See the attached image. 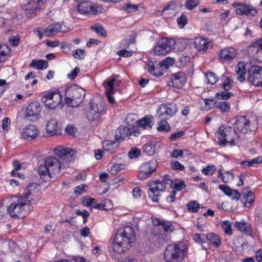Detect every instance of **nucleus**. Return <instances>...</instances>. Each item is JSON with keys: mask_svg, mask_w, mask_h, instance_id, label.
Here are the masks:
<instances>
[{"mask_svg": "<svg viewBox=\"0 0 262 262\" xmlns=\"http://www.w3.org/2000/svg\"><path fill=\"white\" fill-rule=\"evenodd\" d=\"M219 188L232 200L237 201L241 197V194L237 190L231 189L227 185L221 184Z\"/></svg>", "mask_w": 262, "mask_h": 262, "instance_id": "27", "label": "nucleus"}, {"mask_svg": "<svg viewBox=\"0 0 262 262\" xmlns=\"http://www.w3.org/2000/svg\"><path fill=\"white\" fill-rule=\"evenodd\" d=\"M61 49L63 53H68L70 52L72 48V45L70 43L66 42H62L61 43Z\"/></svg>", "mask_w": 262, "mask_h": 262, "instance_id": "63", "label": "nucleus"}, {"mask_svg": "<svg viewBox=\"0 0 262 262\" xmlns=\"http://www.w3.org/2000/svg\"><path fill=\"white\" fill-rule=\"evenodd\" d=\"M216 167L214 165H208L204 168L202 172L206 176L212 175L216 171Z\"/></svg>", "mask_w": 262, "mask_h": 262, "instance_id": "57", "label": "nucleus"}, {"mask_svg": "<svg viewBox=\"0 0 262 262\" xmlns=\"http://www.w3.org/2000/svg\"><path fill=\"white\" fill-rule=\"evenodd\" d=\"M77 10L80 14L83 15H96L101 11V7L90 1H84L78 5Z\"/></svg>", "mask_w": 262, "mask_h": 262, "instance_id": "12", "label": "nucleus"}, {"mask_svg": "<svg viewBox=\"0 0 262 262\" xmlns=\"http://www.w3.org/2000/svg\"><path fill=\"white\" fill-rule=\"evenodd\" d=\"M172 40L167 38H162L158 42L154 48V52L157 55H164L170 52L172 48Z\"/></svg>", "mask_w": 262, "mask_h": 262, "instance_id": "14", "label": "nucleus"}, {"mask_svg": "<svg viewBox=\"0 0 262 262\" xmlns=\"http://www.w3.org/2000/svg\"><path fill=\"white\" fill-rule=\"evenodd\" d=\"M177 21L179 28H183L187 24V17L186 15L182 14L181 16L177 18Z\"/></svg>", "mask_w": 262, "mask_h": 262, "instance_id": "56", "label": "nucleus"}, {"mask_svg": "<svg viewBox=\"0 0 262 262\" xmlns=\"http://www.w3.org/2000/svg\"><path fill=\"white\" fill-rule=\"evenodd\" d=\"M170 166L173 170H183L185 169L184 166L181 164L179 161L171 162L170 163Z\"/></svg>", "mask_w": 262, "mask_h": 262, "instance_id": "64", "label": "nucleus"}, {"mask_svg": "<svg viewBox=\"0 0 262 262\" xmlns=\"http://www.w3.org/2000/svg\"><path fill=\"white\" fill-rule=\"evenodd\" d=\"M244 199L245 200L244 202L245 207H249L254 201V195L252 191H248L244 195Z\"/></svg>", "mask_w": 262, "mask_h": 262, "instance_id": "47", "label": "nucleus"}, {"mask_svg": "<svg viewBox=\"0 0 262 262\" xmlns=\"http://www.w3.org/2000/svg\"><path fill=\"white\" fill-rule=\"evenodd\" d=\"M91 28L99 36L103 37H106L107 32L101 25H96L94 27H92Z\"/></svg>", "mask_w": 262, "mask_h": 262, "instance_id": "54", "label": "nucleus"}, {"mask_svg": "<svg viewBox=\"0 0 262 262\" xmlns=\"http://www.w3.org/2000/svg\"><path fill=\"white\" fill-rule=\"evenodd\" d=\"M40 6L37 1H31L23 5L21 8L25 16L30 18L36 15L37 13L40 10Z\"/></svg>", "mask_w": 262, "mask_h": 262, "instance_id": "16", "label": "nucleus"}, {"mask_svg": "<svg viewBox=\"0 0 262 262\" xmlns=\"http://www.w3.org/2000/svg\"><path fill=\"white\" fill-rule=\"evenodd\" d=\"M105 105L102 103H89L88 110L86 113L87 119L90 121L98 120L104 112Z\"/></svg>", "mask_w": 262, "mask_h": 262, "instance_id": "10", "label": "nucleus"}, {"mask_svg": "<svg viewBox=\"0 0 262 262\" xmlns=\"http://www.w3.org/2000/svg\"><path fill=\"white\" fill-rule=\"evenodd\" d=\"M262 50V38L252 42L248 47V52L252 55Z\"/></svg>", "mask_w": 262, "mask_h": 262, "instance_id": "35", "label": "nucleus"}, {"mask_svg": "<svg viewBox=\"0 0 262 262\" xmlns=\"http://www.w3.org/2000/svg\"><path fill=\"white\" fill-rule=\"evenodd\" d=\"M186 75L183 72L172 74L167 81V85L176 89H181L186 82Z\"/></svg>", "mask_w": 262, "mask_h": 262, "instance_id": "13", "label": "nucleus"}, {"mask_svg": "<svg viewBox=\"0 0 262 262\" xmlns=\"http://www.w3.org/2000/svg\"><path fill=\"white\" fill-rule=\"evenodd\" d=\"M239 138L236 130L230 126L222 125L217 130L218 144L221 147L229 145L231 147L236 145Z\"/></svg>", "mask_w": 262, "mask_h": 262, "instance_id": "4", "label": "nucleus"}, {"mask_svg": "<svg viewBox=\"0 0 262 262\" xmlns=\"http://www.w3.org/2000/svg\"><path fill=\"white\" fill-rule=\"evenodd\" d=\"M152 119L153 117L151 115H145L137 121V125L143 129H150L154 124Z\"/></svg>", "mask_w": 262, "mask_h": 262, "instance_id": "29", "label": "nucleus"}, {"mask_svg": "<svg viewBox=\"0 0 262 262\" xmlns=\"http://www.w3.org/2000/svg\"><path fill=\"white\" fill-rule=\"evenodd\" d=\"M161 120L158 123V126L157 127V130L159 132H169L171 127L167 122V120L164 117H160Z\"/></svg>", "mask_w": 262, "mask_h": 262, "instance_id": "44", "label": "nucleus"}, {"mask_svg": "<svg viewBox=\"0 0 262 262\" xmlns=\"http://www.w3.org/2000/svg\"><path fill=\"white\" fill-rule=\"evenodd\" d=\"M48 135L50 136L60 135L62 133L60 124L55 119L48 121L46 127Z\"/></svg>", "mask_w": 262, "mask_h": 262, "instance_id": "22", "label": "nucleus"}, {"mask_svg": "<svg viewBox=\"0 0 262 262\" xmlns=\"http://www.w3.org/2000/svg\"><path fill=\"white\" fill-rule=\"evenodd\" d=\"M187 209L189 212H197L199 209H201L202 211H205L204 213H214L213 211L210 209H206V207L202 205H200L196 200L189 201L187 205Z\"/></svg>", "mask_w": 262, "mask_h": 262, "instance_id": "26", "label": "nucleus"}, {"mask_svg": "<svg viewBox=\"0 0 262 262\" xmlns=\"http://www.w3.org/2000/svg\"><path fill=\"white\" fill-rule=\"evenodd\" d=\"M205 77L207 80V83L211 85L215 84L219 80L216 75L211 71L206 72L205 73Z\"/></svg>", "mask_w": 262, "mask_h": 262, "instance_id": "46", "label": "nucleus"}, {"mask_svg": "<svg viewBox=\"0 0 262 262\" xmlns=\"http://www.w3.org/2000/svg\"><path fill=\"white\" fill-rule=\"evenodd\" d=\"M194 45L199 52L205 53L209 48L212 47L213 43L209 39L200 36L195 38Z\"/></svg>", "mask_w": 262, "mask_h": 262, "instance_id": "20", "label": "nucleus"}, {"mask_svg": "<svg viewBox=\"0 0 262 262\" xmlns=\"http://www.w3.org/2000/svg\"><path fill=\"white\" fill-rule=\"evenodd\" d=\"M185 135V132L183 130H178L173 134H171L169 139L171 141H175L178 139L182 138Z\"/></svg>", "mask_w": 262, "mask_h": 262, "instance_id": "58", "label": "nucleus"}, {"mask_svg": "<svg viewBox=\"0 0 262 262\" xmlns=\"http://www.w3.org/2000/svg\"><path fill=\"white\" fill-rule=\"evenodd\" d=\"M186 187L184 181L173 184L172 180L168 175H165L161 181H155L150 184L148 190V195L154 202H158L161 192L165 191L166 188H174L177 191H181Z\"/></svg>", "mask_w": 262, "mask_h": 262, "instance_id": "3", "label": "nucleus"}, {"mask_svg": "<svg viewBox=\"0 0 262 262\" xmlns=\"http://www.w3.org/2000/svg\"><path fill=\"white\" fill-rule=\"evenodd\" d=\"M261 68L252 66L248 71V80L255 86H262V77L260 73Z\"/></svg>", "mask_w": 262, "mask_h": 262, "instance_id": "15", "label": "nucleus"}, {"mask_svg": "<svg viewBox=\"0 0 262 262\" xmlns=\"http://www.w3.org/2000/svg\"><path fill=\"white\" fill-rule=\"evenodd\" d=\"M40 193L36 184H29L25 189L23 196L19 197L16 202H11L7 207V213H14L17 208V212L26 211L30 213L33 210L31 204L34 203L36 200L39 199L36 196Z\"/></svg>", "mask_w": 262, "mask_h": 262, "instance_id": "1", "label": "nucleus"}, {"mask_svg": "<svg viewBox=\"0 0 262 262\" xmlns=\"http://www.w3.org/2000/svg\"><path fill=\"white\" fill-rule=\"evenodd\" d=\"M158 167L157 160L153 159L142 163L139 168L138 178L141 180L149 178L152 173L156 171Z\"/></svg>", "mask_w": 262, "mask_h": 262, "instance_id": "9", "label": "nucleus"}, {"mask_svg": "<svg viewBox=\"0 0 262 262\" xmlns=\"http://www.w3.org/2000/svg\"><path fill=\"white\" fill-rule=\"evenodd\" d=\"M186 253V245L181 243L172 244L166 247L164 258L166 262H182Z\"/></svg>", "mask_w": 262, "mask_h": 262, "instance_id": "6", "label": "nucleus"}, {"mask_svg": "<svg viewBox=\"0 0 262 262\" xmlns=\"http://www.w3.org/2000/svg\"><path fill=\"white\" fill-rule=\"evenodd\" d=\"M41 110L40 104L38 102H32L27 106L25 116L27 118L33 117L36 119L39 116Z\"/></svg>", "mask_w": 262, "mask_h": 262, "instance_id": "21", "label": "nucleus"}, {"mask_svg": "<svg viewBox=\"0 0 262 262\" xmlns=\"http://www.w3.org/2000/svg\"><path fill=\"white\" fill-rule=\"evenodd\" d=\"M126 165L124 164H114L110 169V173L113 175H116L120 170L124 169Z\"/></svg>", "mask_w": 262, "mask_h": 262, "instance_id": "51", "label": "nucleus"}, {"mask_svg": "<svg viewBox=\"0 0 262 262\" xmlns=\"http://www.w3.org/2000/svg\"><path fill=\"white\" fill-rule=\"evenodd\" d=\"M234 125L236 130L243 134L250 133L256 128L252 125L251 121L245 116H238Z\"/></svg>", "mask_w": 262, "mask_h": 262, "instance_id": "11", "label": "nucleus"}, {"mask_svg": "<svg viewBox=\"0 0 262 262\" xmlns=\"http://www.w3.org/2000/svg\"><path fill=\"white\" fill-rule=\"evenodd\" d=\"M206 238L215 247H219L221 245V239L220 237L213 233H209L206 235Z\"/></svg>", "mask_w": 262, "mask_h": 262, "instance_id": "42", "label": "nucleus"}, {"mask_svg": "<svg viewBox=\"0 0 262 262\" xmlns=\"http://www.w3.org/2000/svg\"><path fill=\"white\" fill-rule=\"evenodd\" d=\"M44 164L48 170L53 176V177H58L62 169H66L68 166L67 163L61 162L58 159L54 156H49L45 159Z\"/></svg>", "mask_w": 262, "mask_h": 262, "instance_id": "8", "label": "nucleus"}, {"mask_svg": "<svg viewBox=\"0 0 262 262\" xmlns=\"http://www.w3.org/2000/svg\"><path fill=\"white\" fill-rule=\"evenodd\" d=\"M233 86V81L230 77H227L225 79L221 84L222 88L226 91H228L231 89Z\"/></svg>", "mask_w": 262, "mask_h": 262, "instance_id": "55", "label": "nucleus"}, {"mask_svg": "<svg viewBox=\"0 0 262 262\" xmlns=\"http://www.w3.org/2000/svg\"><path fill=\"white\" fill-rule=\"evenodd\" d=\"M72 55L78 60H83L86 56V52L83 49H77L73 51Z\"/></svg>", "mask_w": 262, "mask_h": 262, "instance_id": "53", "label": "nucleus"}, {"mask_svg": "<svg viewBox=\"0 0 262 262\" xmlns=\"http://www.w3.org/2000/svg\"><path fill=\"white\" fill-rule=\"evenodd\" d=\"M262 163V157L259 156L251 160H242L239 164L243 168H249L251 166H256L258 164Z\"/></svg>", "mask_w": 262, "mask_h": 262, "instance_id": "36", "label": "nucleus"}, {"mask_svg": "<svg viewBox=\"0 0 262 262\" xmlns=\"http://www.w3.org/2000/svg\"><path fill=\"white\" fill-rule=\"evenodd\" d=\"M136 241V233L134 228L125 226L120 228L114 236L111 244L113 251L122 254L128 251Z\"/></svg>", "mask_w": 262, "mask_h": 262, "instance_id": "2", "label": "nucleus"}, {"mask_svg": "<svg viewBox=\"0 0 262 262\" xmlns=\"http://www.w3.org/2000/svg\"><path fill=\"white\" fill-rule=\"evenodd\" d=\"M9 52H10V48L8 46L0 45V63L5 61V57Z\"/></svg>", "mask_w": 262, "mask_h": 262, "instance_id": "50", "label": "nucleus"}, {"mask_svg": "<svg viewBox=\"0 0 262 262\" xmlns=\"http://www.w3.org/2000/svg\"><path fill=\"white\" fill-rule=\"evenodd\" d=\"M61 28L62 25L60 23L51 24L45 29V35L47 37L55 35L60 32H62Z\"/></svg>", "mask_w": 262, "mask_h": 262, "instance_id": "31", "label": "nucleus"}, {"mask_svg": "<svg viewBox=\"0 0 262 262\" xmlns=\"http://www.w3.org/2000/svg\"><path fill=\"white\" fill-rule=\"evenodd\" d=\"M234 227L241 231L245 232L246 233H250L251 232V227L250 224L244 221L235 222Z\"/></svg>", "mask_w": 262, "mask_h": 262, "instance_id": "43", "label": "nucleus"}, {"mask_svg": "<svg viewBox=\"0 0 262 262\" xmlns=\"http://www.w3.org/2000/svg\"><path fill=\"white\" fill-rule=\"evenodd\" d=\"M39 134V130L35 125H29L24 128L23 136L24 139L31 141L36 139Z\"/></svg>", "mask_w": 262, "mask_h": 262, "instance_id": "24", "label": "nucleus"}, {"mask_svg": "<svg viewBox=\"0 0 262 262\" xmlns=\"http://www.w3.org/2000/svg\"><path fill=\"white\" fill-rule=\"evenodd\" d=\"M216 107L222 113H226L230 111V104L226 101H217Z\"/></svg>", "mask_w": 262, "mask_h": 262, "instance_id": "45", "label": "nucleus"}, {"mask_svg": "<svg viewBox=\"0 0 262 262\" xmlns=\"http://www.w3.org/2000/svg\"><path fill=\"white\" fill-rule=\"evenodd\" d=\"M235 13L237 15L253 17L256 15L257 11L253 6L244 4L241 8L236 9Z\"/></svg>", "mask_w": 262, "mask_h": 262, "instance_id": "25", "label": "nucleus"}, {"mask_svg": "<svg viewBox=\"0 0 262 262\" xmlns=\"http://www.w3.org/2000/svg\"><path fill=\"white\" fill-rule=\"evenodd\" d=\"M65 103L71 107L80 105L85 96L84 90L77 85H69L65 90Z\"/></svg>", "mask_w": 262, "mask_h": 262, "instance_id": "5", "label": "nucleus"}, {"mask_svg": "<svg viewBox=\"0 0 262 262\" xmlns=\"http://www.w3.org/2000/svg\"><path fill=\"white\" fill-rule=\"evenodd\" d=\"M147 66L148 72L156 77H160L163 75L164 71L162 68L163 66L168 67L167 61L165 60L159 63L150 61L147 62Z\"/></svg>", "mask_w": 262, "mask_h": 262, "instance_id": "17", "label": "nucleus"}, {"mask_svg": "<svg viewBox=\"0 0 262 262\" xmlns=\"http://www.w3.org/2000/svg\"><path fill=\"white\" fill-rule=\"evenodd\" d=\"M96 207L97 209L100 211H109L113 208V205L111 200L105 199L102 201L101 203H98Z\"/></svg>", "mask_w": 262, "mask_h": 262, "instance_id": "41", "label": "nucleus"}, {"mask_svg": "<svg viewBox=\"0 0 262 262\" xmlns=\"http://www.w3.org/2000/svg\"><path fill=\"white\" fill-rule=\"evenodd\" d=\"M235 70L238 75L237 80L243 82L245 80L246 70L245 63L243 62H239L235 66Z\"/></svg>", "mask_w": 262, "mask_h": 262, "instance_id": "34", "label": "nucleus"}, {"mask_svg": "<svg viewBox=\"0 0 262 262\" xmlns=\"http://www.w3.org/2000/svg\"><path fill=\"white\" fill-rule=\"evenodd\" d=\"M62 94L59 90L49 91L41 98V102L48 108L54 110L59 107L62 108L64 104L62 101Z\"/></svg>", "mask_w": 262, "mask_h": 262, "instance_id": "7", "label": "nucleus"}, {"mask_svg": "<svg viewBox=\"0 0 262 262\" xmlns=\"http://www.w3.org/2000/svg\"><path fill=\"white\" fill-rule=\"evenodd\" d=\"M203 100L205 103L204 110L205 111L213 109L214 107H216L217 101H215L213 99L205 98L203 99Z\"/></svg>", "mask_w": 262, "mask_h": 262, "instance_id": "48", "label": "nucleus"}, {"mask_svg": "<svg viewBox=\"0 0 262 262\" xmlns=\"http://www.w3.org/2000/svg\"><path fill=\"white\" fill-rule=\"evenodd\" d=\"M231 225L229 221H224L221 223L222 228L227 235H231L232 234Z\"/></svg>", "mask_w": 262, "mask_h": 262, "instance_id": "49", "label": "nucleus"}, {"mask_svg": "<svg viewBox=\"0 0 262 262\" xmlns=\"http://www.w3.org/2000/svg\"><path fill=\"white\" fill-rule=\"evenodd\" d=\"M163 227L164 231L167 233H171L174 230V227L172 225L171 223L169 222H164L162 226Z\"/></svg>", "mask_w": 262, "mask_h": 262, "instance_id": "61", "label": "nucleus"}, {"mask_svg": "<svg viewBox=\"0 0 262 262\" xmlns=\"http://www.w3.org/2000/svg\"><path fill=\"white\" fill-rule=\"evenodd\" d=\"M233 95V93L231 92H221L216 93L215 97L218 99L226 100L230 99Z\"/></svg>", "mask_w": 262, "mask_h": 262, "instance_id": "52", "label": "nucleus"}, {"mask_svg": "<svg viewBox=\"0 0 262 262\" xmlns=\"http://www.w3.org/2000/svg\"><path fill=\"white\" fill-rule=\"evenodd\" d=\"M71 151L70 148L58 146L54 149V153L67 164L74 161V158L71 154Z\"/></svg>", "mask_w": 262, "mask_h": 262, "instance_id": "23", "label": "nucleus"}, {"mask_svg": "<svg viewBox=\"0 0 262 262\" xmlns=\"http://www.w3.org/2000/svg\"><path fill=\"white\" fill-rule=\"evenodd\" d=\"M29 66L37 70H43L48 68V62L46 60L34 59L30 63Z\"/></svg>", "mask_w": 262, "mask_h": 262, "instance_id": "39", "label": "nucleus"}, {"mask_svg": "<svg viewBox=\"0 0 262 262\" xmlns=\"http://www.w3.org/2000/svg\"><path fill=\"white\" fill-rule=\"evenodd\" d=\"M237 50L233 47L225 48L219 53V57L222 62L230 63L236 56Z\"/></svg>", "mask_w": 262, "mask_h": 262, "instance_id": "18", "label": "nucleus"}, {"mask_svg": "<svg viewBox=\"0 0 262 262\" xmlns=\"http://www.w3.org/2000/svg\"><path fill=\"white\" fill-rule=\"evenodd\" d=\"M218 177L221 178L224 183H227L234 180V174L230 171H226L223 173L222 169H219L218 170Z\"/></svg>", "mask_w": 262, "mask_h": 262, "instance_id": "37", "label": "nucleus"}, {"mask_svg": "<svg viewBox=\"0 0 262 262\" xmlns=\"http://www.w3.org/2000/svg\"><path fill=\"white\" fill-rule=\"evenodd\" d=\"M38 173L41 180L44 182H48L52 178H55L44 163L38 166Z\"/></svg>", "mask_w": 262, "mask_h": 262, "instance_id": "30", "label": "nucleus"}, {"mask_svg": "<svg viewBox=\"0 0 262 262\" xmlns=\"http://www.w3.org/2000/svg\"><path fill=\"white\" fill-rule=\"evenodd\" d=\"M200 4L199 0H187L185 2V7L189 10H192Z\"/></svg>", "mask_w": 262, "mask_h": 262, "instance_id": "59", "label": "nucleus"}, {"mask_svg": "<svg viewBox=\"0 0 262 262\" xmlns=\"http://www.w3.org/2000/svg\"><path fill=\"white\" fill-rule=\"evenodd\" d=\"M116 78L114 76H111L108 78H107L103 82V86L105 89L106 93H111L114 92V85L116 82Z\"/></svg>", "mask_w": 262, "mask_h": 262, "instance_id": "38", "label": "nucleus"}, {"mask_svg": "<svg viewBox=\"0 0 262 262\" xmlns=\"http://www.w3.org/2000/svg\"><path fill=\"white\" fill-rule=\"evenodd\" d=\"M177 112V107L172 103L162 104L159 107L158 114L160 117L169 119Z\"/></svg>", "mask_w": 262, "mask_h": 262, "instance_id": "19", "label": "nucleus"}, {"mask_svg": "<svg viewBox=\"0 0 262 262\" xmlns=\"http://www.w3.org/2000/svg\"><path fill=\"white\" fill-rule=\"evenodd\" d=\"M141 155L140 150L136 147L132 148L128 152V156L130 159H134Z\"/></svg>", "mask_w": 262, "mask_h": 262, "instance_id": "60", "label": "nucleus"}, {"mask_svg": "<svg viewBox=\"0 0 262 262\" xmlns=\"http://www.w3.org/2000/svg\"><path fill=\"white\" fill-rule=\"evenodd\" d=\"M88 188V186L85 184H82L76 187L74 192L77 194H82L86 191L85 188Z\"/></svg>", "mask_w": 262, "mask_h": 262, "instance_id": "62", "label": "nucleus"}, {"mask_svg": "<svg viewBox=\"0 0 262 262\" xmlns=\"http://www.w3.org/2000/svg\"><path fill=\"white\" fill-rule=\"evenodd\" d=\"M130 137V127L121 125L117 130L115 140L120 142L124 139H128Z\"/></svg>", "mask_w": 262, "mask_h": 262, "instance_id": "28", "label": "nucleus"}, {"mask_svg": "<svg viewBox=\"0 0 262 262\" xmlns=\"http://www.w3.org/2000/svg\"><path fill=\"white\" fill-rule=\"evenodd\" d=\"M81 203L84 206L91 209H97L96 206L98 204L95 199L92 198L89 196L83 197L81 199Z\"/></svg>", "mask_w": 262, "mask_h": 262, "instance_id": "40", "label": "nucleus"}, {"mask_svg": "<svg viewBox=\"0 0 262 262\" xmlns=\"http://www.w3.org/2000/svg\"><path fill=\"white\" fill-rule=\"evenodd\" d=\"M158 143V142L152 141L144 144L142 146L143 152L148 156L153 155L155 153L156 147Z\"/></svg>", "mask_w": 262, "mask_h": 262, "instance_id": "33", "label": "nucleus"}, {"mask_svg": "<svg viewBox=\"0 0 262 262\" xmlns=\"http://www.w3.org/2000/svg\"><path fill=\"white\" fill-rule=\"evenodd\" d=\"M119 142L115 141L106 140L103 142L102 146L103 150L112 154L114 152L119 146Z\"/></svg>", "mask_w": 262, "mask_h": 262, "instance_id": "32", "label": "nucleus"}]
</instances>
